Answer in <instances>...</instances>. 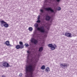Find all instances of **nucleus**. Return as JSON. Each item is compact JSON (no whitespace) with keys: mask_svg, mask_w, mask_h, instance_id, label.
<instances>
[{"mask_svg":"<svg viewBox=\"0 0 77 77\" xmlns=\"http://www.w3.org/2000/svg\"><path fill=\"white\" fill-rule=\"evenodd\" d=\"M33 65L31 64L27 65L26 66V74L25 77H33L32 75L34 69L33 68Z\"/></svg>","mask_w":77,"mask_h":77,"instance_id":"nucleus-1","label":"nucleus"},{"mask_svg":"<svg viewBox=\"0 0 77 77\" xmlns=\"http://www.w3.org/2000/svg\"><path fill=\"white\" fill-rule=\"evenodd\" d=\"M38 26L39 25L37 23H35L34 25V27L37 30L39 31L40 32H41V33H45V31L44 29V27L42 26L38 27Z\"/></svg>","mask_w":77,"mask_h":77,"instance_id":"nucleus-2","label":"nucleus"},{"mask_svg":"<svg viewBox=\"0 0 77 77\" xmlns=\"http://www.w3.org/2000/svg\"><path fill=\"white\" fill-rule=\"evenodd\" d=\"M1 25L2 27H5V28H8L9 27V25L6 22L4 21L3 20L0 21Z\"/></svg>","mask_w":77,"mask_h":77,"instance_id":"nucleus-3","label":"nucleus"},{"mask_svg":"<svg viewBox=\"0 0 77 77\" xmlns=\"http://www.w3.org/2000/svg\"><path fill=\"white\" fill-rule=\"evenodd\" d=\"M54 45L51 44H49L48 45V47L51 48V50H55L56 48H57L56 45L54 44Z\"/></svg>","mask_w":77,"mask_h":77,"instance_id":"nucleus-4","label":"nucleus"},{"mask_svg":"<svg viewBox=\"0 0 77 77\" xmlns=\"http://www.w3.org/2000/svg\"><path fill=\"white\" fill-rule=\"evenodd\" d=\"M45 9L46 11H48V12H51V13H54L55 14V12L54 11L51 7H48L47 8H45Z\"/></svg>","mask_w":77,"mask_h":77,"instance_id":"nucleus-5","label":"nucleus"},{"mask_svg":"<svg viewBox=\"0 0 77 77\" xmlns=\"http://www.w3.org/2000/svg\"><path fill=\"white\" fill-rule=\"evenodd\" d=\"M31 42L32 43L34 44L35 45H36L38 42V40L35 39V38H32L31 40Z\"/></svg>","mask_w":77,"mask_h":77,"instance_id":"nucleus-6","label":"nucleus"},{"mask_svg":"<svg viewBox=\"0 0 77 77\" xmlns=\"http://www.w3.org/2000/svg\"><path fill=\"white\" fill-rule=\"evenodd\" d=\"M2 65L4 67H5L6 68H8V67H10V66H11L9 65V63L6 62H4L2 63Z\"/></svg>","mask_w":77,"mask_h":77,"instance_id":"nucleus-7","label":"nucleus"},{"mask_svg":"<svg viewBox=\"0 0 77 77\" xmlns=\"http://www.w3.org/2000/svg\"><path fill=\"white\" fill-rule=\"evenodd\" d=\"M53 0H45V3H51ZM54 1L57 3H59L60 2V0H54Z\"/></svg>","mask_w":77,"mask_h":77,"instance_id":"nucleus-8","label":"nucleus"},{"mask_svg":"<svg viewBox=\"0 0 77 77\" xmlns=\"http://www.w3.org/2000/svg\"><path fill=\"white\" fill-rule=\"evenodd\" d=\"M51 16L48 15V14H46V17L45 18V20L46 21H49L50 19H51Z\"/></svg>","mask_w":77,"mask_h":77,"instance_id":"nucleus-9","label":"nucleus"},{"mask_svg":"<svg viewBox=\"0 0 77 77\" xmlns=\"http://www.w3.org/2000/svg\"><path fill=\"white\" fill-rule=\"evenodd\" d=\"M33 62V59H31V60H30L29 57H27V60H26V63L28 64H30V63L31 62Z\"/></svg>","mask_w":77,"mask_h":77,"instance_id":"nucleus-10","label":"nucleus"},{"mask_svg":"<svg viewBox=\"0 0 77 77\" xmlns=\"http://www.w3.org/2000/svg\"><path fill=\"white\" fill-rule=\"evenodd\" d=\"M65 36H67V37H69L71 38L72 37V35L71 33H69L68 32H66L65 34Z\"/></svg>","mask_w":77,"mask_h":77,"instance_id":"nucleus-11","label":"nucleus"},{"mask_svg":"<svg viewBox=\"0 0 77 77\" xmlns=\"http://www.w3.org/2000/svg\"><path fill=\"white\" fill-rule=\"evenodd\" d=\"M38 35H39V33H38V32L36 30H35V31L34 32V36H38Z\"/></svg>","mask_w":77,"mask_h":77,"instance_id":"nucleus-12","label":"nucleus"},{"mask_svg":"<svg viewBox=\"0 0 77 77\" xmlns=\"http://www.w3.org/2000/svg\"><path fill=\"white\" fill-rule=\"evenodd\" d=\"M60 66L62 68H63V67H66L67 66V64L64 63L60 64Z\"/></svg>","mask_w":77,"mask_h":77,"instance_id":"nucleus-13","label":"nucleus"},{"mask_svg":"<svg viewBox=\"0 0 77 77\" xmlns=\"http://www.w3.org/2000/svg\"><path fill=\"white\" fill-rule=\"evenodd\" d=\"M5 45H7V46H10V47H11L12 46V45H10L9 43V41H6L5 42Z\"/></svg>","mask_w":77,"mask_h":77,"instance_id":"nucleus-14","label":"nucleus"},{"mask_svg":"<svg viewBox=\"0 0 77 77\" xmlns=\"http://www.w3.org/2000/svg\"><path fill=\"white\" fill-rule=\"evenodd\" d=\"M16 48L17 49H22V48H23L20 46V45H17L16 46Z\"/></svg>","mask_w":77,"mask_h":77,"instance_id":"nucleus-15","label":"nucleus"},{"mask_svg":"<svg viewBox=\"0 0 77 77\" xmlns=\"http://www.w3.org/2000/svg\"><path fill=\"white\" fill-rule=\"evenodd\" d=\"M19 44H20V46L22 48H24V45H23V43L22 42H19Z\"/></svg>","mask_w":77,"mask_h":77,"instance_id":"nucleus-16","label":"nucleus"},{"mask_svg":"<svg viewBox=\"0 0 77 77\" xmlns=\"http://www.w3.org/2000/svg\"><path fill=\"white\" fill-rule=\"evenodd\" d=\"M43 50V47H41L39 48L38 51H39V52H41V51H42Z\"/></svg>","mask_w":77,"mask_h":77,"instance_id":"nucleus-17","label":"nucleus"},{"mask_svg":"<svg viewBox=\"0 0 77 77\" xmlns=\"http://www.w3.org/2000/svg\"><path fill=\"white\" fill-rule=\"evenodd\" d=\"M45 71L46 72H49V71H50V68L48 67H47L45 70Z\"/></svg>","mask_w":77,"mask_h":77,"instance_id":"nucleus-18","label":"nucleus"},{"mask_svg":"<svg viewBox=\"0 0 77 77\" xmlns=\"http://www.w3.org/2000/svg\"><path fill=\"white\" fill-rule=\"evenodd\" d=\"M45 66L44 65L42 66L41 67V69H43V70L45 69Z\"/></svg>","mask_w":77,"mask_h":77,"instance_id":"nucleus-19","label":"nucleus"},{"mask_svg":"<svg viewBox=\"0 0 77 77\" xmlns=\"http://www.w3.org/2000/svg\"><path fill=\"white\" fill-rule=\"evenodd\" d=\"M28 30L29 31H32L33 30V28L32 27H29L28 29Z\"/></svg>","mask_w":77,"mask_h":77,"instance_id":"nucleus-20","label":"nucleus"},{"mask_svg":"<svg viewBox=\"0 0 77 77\" xmlns=\"http://www.w3.org/2000/svg\"><path fill=\"white\" fill-rule=\"evenodd\" d=\"M24 46H25L26 47H29V45L27 43H26L24 45Z\"/></svg>","mask_w":77,"mask_h":77,"instance_id":"nucleus-21","label":"nucleus"},{"mask_svg":"<svg viewBox=\"0 0 77 77\" xmlns=\"http://www.w3.org/2000/svg\"><path fill=\"white\" fill-rule=\"evenodd\" d=\"M57 11H60V10H61V8L60 7H58V8H57Z\"/></svg>","mask_w":77,"mask_h":77,"instance_id":"nucleus-22","label":"nucleus"},{"mask_svg":"<svg viewBox=\"0 0 77 77\" xmlns=\"http://www.w3.org/2000/svg\"><path fill=\"white\" fill-rule=\"evenodd\" d=\"M40 12L42 13V14H44V11L43 10V9H42L40 10Z\"/></svg>","mask_w":77,"mask_h":77,"instance_id":"nucleus-23","label":"nucleus"},{"mask_svg":"<svg viewBox=\"0 0 77 77\" xmlns=\"http://www.w3.org/2000/svg\"><path fill=\"white\" fill-rule=\"evenodd\" d=\"M27 53L28 54V56H29V54H31V52L29 51H27Z\"/></svg>","mask_w":77,"mask_h":77,"instance_id":"nucleus-24","label":"nucleus"},{"mask_svg":"<svg viewBox=\"0 0 77 77\" xmlns=\"http://www.w3.org/2000/svg\"><path fill=\"white\" fill-rule=\"evenodd\" d=\"M36 23H41V20H40L38 19V20L36 21Z\"/></svg>","mask_w":77,"mask_h":77,"instance_id":"nucleus-25","label":"nucleus"},{"mask_svg":"<svg viewBox=\"0 0 77 77\" xmlns=\"http://www.w3.org/2000/svg\"><path fill=\"white\" fill-rule=\"evenodd\" d=\"M19 76L20 77H21V76H22V73H20V74L19 75Z\"/></svg>","mask_w":77,"mask_h":77,"instance_id":"nucleus-26","label":"nucleus"},{"mask_svg":"<svg viewBox=\"0 0 77 77\" xmlns=\"http://www.w3.org/2000/svg\"><path fill=\"white\" fill-rule=\"evenodd\" d=\"M0 67H1V68H3V64H0Z\"/></svg>","mask_w":77,"mask_h":77,"instance_id":"nucleus-27","label":"nucleus"},{"mask_svg":"<svg viewBox=\"0 0 77 77\" xmlns=\"http://www.w3.org/2000/svg\"><path fill=\"white\" fill-rule=\"evenodd\" d=\"M38 20H40V16L39 15L38 16Z\"/></svg>","mask_w":77,"mask_h":77,"instance_id":"nucleus-28","label":"nucleus"},{"mask_svg":"<svg viewBox=\"0 0 77 77\" xmlns=\"http://www.w3.org/2000/svg\"><path fill=\"white\" fill-rule=\"evenodd\" d=\"M45 36H46H46H47V35H45Z\"/></svg>","mask_w":77,"mask_h":77,"instance_id":"nucleus-29","label":"nucleus"}]
</instances>
